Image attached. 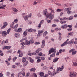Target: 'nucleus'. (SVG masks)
Segmentation results:
<instances>
[{
    "mask_svg": "<svg viewBox=\"0 0 77 77\" xmlns=\"http://www.w3.org/2000/svg\"><path fill=\"white\" fill-rule=\"evenodd\" d=\"M51 13H49L48 14H47L46 15V17L48 18H49L50 20H52L53 18H54V14L55 13V12L54 11L52 10L51 11ZM52 13H53V14H52Z\"/></svg>",
    "mask_w": 77,
    "mask_h": 77,
    "instance_id": "obj_1",
    "label": "nucleus"
},
{
    "mask_svg": "<svg viewBox=\"0 0 77 77\" xmlns=\"http://www.w3.org/2000/svg\"><path fill=\"white\" fill-rule=\"evenodd\" d=\"M76 72H72L70 73L69 76L70 77H75L77 75Z\"/></svg>",
    "mask_w": 77,
    "mask_h": 77,
    "instance_id": "obj_2",
    "label": "nucleus"
},
{
    "mask_svg": "<svg viewBox=\"0 0 77 77\" xmlns=\"http://www.w3.org/2000/svg\"><path fill=\"white\" fill-rule=\"evenodd\" d=\"M0 34H2V36L5 37L7 35V32L6 31H1L0 32Z\"/></svg>",
    "mask_w": 77,
    "mask_h": 77,
    "instance_id": "obj_3",
    "label": "nucleus"
},
{
    "mask_svg": "<svg viewBox=\"0 0 77 77\" xmlns=\"http://www.w3.org/2000/svg\"><path fill=\"white\" fill-rule=\"evenodd\" d=\"M31 17V13L30 14H28V15H26L25 17H23V18H24V19L25 20V21H27V20H28V18L29 17V18H30Z\"/></svg>",
    "mask_w": 77,
    "mask_h": 77,
    "instance_id": "obj_4",
    "label": "nucleus"
},
{
    "mask_svg": "<svg viewBox=\"0 0 77 77\" xmlns=\"http://www.w3.org/2000/svg\"><path fill=\"white\" fill-rule=\"evenodd\" d=\"M63 68H64V67L63 66H61V67H58L57 68V71L59 73V71H62L63 69Z\"/></svg>",
    "mask_w": 77,
    "mask_h": 77,
    "instance_id": "obj_5",
    "label": "nucleus"
},
{
    "mask_svg": "<svg viewBox=\"0 0 77 77\" xmlns=\"http://www.w3.org/2000/svg\"><path fill=\"white\" fill-rule=\"evenodd\" d=\"M26 59H28V60H29L30 62H31V63H33V62H34V60L32 58V57H26Z\"/></svg>",
    "mask_w": 77,
    "mask_h": 77,
    "instance_id": "obj_6",
    "label": "nucleus"
},
{
    "mask_svg": "<svg viewBox=\"0 0 77 77\" xmlns=\"http://www.w3.org/2000/svg\"><path fill=\"white\" fill-rule=\"evenodd\" d=\"M69 41V39H67L66 41L65 42H64L63 44H62L61 45V47H63L64 46H65V45H66L67 44V42Z\"/></svg>",
    "mask_w": 77,
    "mask_h": 77,
    "instance_id": "obj_7",
    "label": "nucleus"
},
{
    "mask_svg": "<svg viewBox=\"0 0 77 77\" xmlns=\"http://www.w3.org/2000/svg\"><path fill=\"white\" fill-rule=\"evenodd\" d=\"M42 49H38L36 51V53H35V55L36 56H38V55L39 54H38L39 53V51H41L42 50Z\"/></svg>",
    "mask_w": 77,
    "mask_h": 77,
    "instance_id": "obj_8",
    "label": "nucleus"
},
{
    "mask_svg": "<svg viewBox=\"0 0 77 77\" xmlns=\"http://www.w3.org/2000/svg\"><path fill=\"white\" fill-rule=\"evenodd\" d=\"M19 53V57H22L23 56V52H22L20 51V50H18L17 51L18 54Z\"/></svg>",
    "mask_w": 77,
    "mask_h": 77,
    "instance_id": "obj_9",
    "label": "nucleus"
},
{
    "mask_svg": "<svg viewBox=\"0 0 77 77\" xmlns=\"http://www.w3.org/2000/svg\"><path fill=\"white\" fill-rule=\"evenodd\" d=\"M54 49L53 48H51L49 51V54H51V53H53V52H54Z\"/></svg>",
    "mask_w": 77,
    "mask_h": 77,
    "instance_id": "obj_10",
    "label": "nucleus"
},
{
    "mask_svg": "<svg viewBox=\"0 0 77 77\" xmlns=\"http://www.w3.org/2000/svg\"><path fill=\"white\" fill-rule=\"evenodd\" d=\"M67 27H68V25L66 24H65L64 25L62 26L61 27V28L63 29H66V28H67Z\"/></svg>",
    "mask_w": 77,
    "mask_h": 77,
    "instance_id": "obj_11",
    "label": "nucleus"
},
{
    "mask_svg": "<svg viewBox=\"0 0 77 77\" xmlns=\"http://www.w3.org/2000/svg\"><path fill=\"white\" fill-rule=\"evenodd\" d=\"M29 42H30V44H33V43H34V42L33 41V38H32L31 39Z\"/></svg>",
    "mask_w": 77,
    "mask_h": 77,
    "instance_id": "obj_12",
    "label": "nucleus"
},
{
    "mask_svg": "<svg viewBox=\"0 0 77 77\" xmlns=\"http://www.w3.org/2000/svg\"><path fill=\"white\" fill-rule=\"evenodd\" d=\"M25 44L26 45H30V42L28 41V40H25Z\"/></svg>",
    "mask_w": 77,
    "mask_h": 77,
    "instance_id": "obj_13",
    "label": "nucleus"
},
{
    "mask_svg": "<svg viewBox=\"0 0 77 77\" xmlns=\"http://www.w3.org/2000/svg\"><path fill=\"white\" fill-rule=\"evenodd\" d=\"M68 36H72L74 35V32H71L68 34Z\"/></svg>",
    "mask_w": 77,
    "mask_h": 77,
    "instance_id": "obj_14",
    "label": "nucleus"
},
{
    "mask_svg": "<svg viewBox=\"0 0 77 77\" xmlns=\"http://www.w3.org/2000/svg\"><path fill=\"white\" fill-rule=\"evenodd\" d=\"M59 60V58L57 57H56L53 60V62H57V60Z\"/></svg>",
    "mask_w": 77,
    "mask_h": 77,
    "instance_id": "obj_15",
    "label": "nucleus"
},
{
    "mask_svg": "<svg viewBox=\"0 0 77 77\" xmlns=\"http://www.w3.org/2000/svg\"><path fill=\"white\" fill-rule=\"evenodd\" d=\"M44 32V29L42 30H39L38 31V34L40 35V34H41V33H42Z\"/></svg>",
    "mask_w": 77,
    "mask_h": 77,
    "instance_id": "obj_16",
    "label": "nucleus"
},
{
    "mask_svg": "<svg viewBox=\"0 0 77 77\" xmlns=\"http://www.w3.org/2000/svg\"><path fill=\"white\" fill-rule=\"evenodd\" d=\"M6 7V5H2L0 7V9H5V8Z\"/></svg>",
    "mask_w": 77,
    "mask_h": 77,
    "instance_id": "obj_17",
    "label": "nucleus"
},
{
    "mask_svg": "<svg viewBox=\"0 0 77 77\" xmlns=\"http://www.w3.org/2000/svg\"><path fill=\"white\" fill-rule=\"evenodd\" d=\"M14 36L16 38H18L20 36V35L18 33H16L14 34Z\"/></svg>",
    "mask_w": 77,
    "mask_h": 77,
    "instance_id": "obj_18",
    "label": "nucleus"
},
{
    "mask_svg": "<svg viewBox=\"0 0 77 77\" xmlns=\"http://www.w3.org/2000/svg\"><path fill=\"white\" fill-rule=\"evenodd\" d=\"M74 44V41L71 40L68 42L67 43V44Z\"/></svg>",
    "mask_w": 77,
    "mask_h": 77,
    "instance_id": "obj_19",
    "label": "nucleus"
},
{
    "mask_svg": "<svg viewBox=\"0 0 77 77\" xmlns=\"http://www.w3.org/2000/svg\"><path fill=\"white\" fill-rule=\"evenodd\" d=\"M55 53H56V52H54L52 54H51L50 55V57H55Z\"/></svg>",
    "mask_w": 77,
    "mask_h": 77,
    "instance_id": "obj_20",
    "label": "nucleus"
},
{
    "mask_svg": "<svg viewBox=\"0 0 77 77\" xmlns=\"http://www.w3.org/2000/svg\"><path fill=\"white\" fill-rule=\"evenodd\" d=\"M29 70L31 71H32L33 72H35V71H36V69L35 68H33L30 69Z\"/></svg>",
    "mask_w": 77,
    "mask_h": 77,
    "instance_id": "obj_21",
    "label": "nucleus"
},
{
    "mask_svg": "<svg viewBox=\"0 0 77 77\" xmlns=\"http://www.w3.org/2000/svg\"><path fill=\"white\" fill-rule=\"evenodd\" d=\"M47 10H45L43 11V14L44 15H47Z\"/></svg>",
    "mask_w": 77,
    "mask_h": 77,
    "instance_id": "obj_22",
    "label": "nucleus"
},
{
    "mask_svg": "<svg viewBox=\"0 0 77 77\" xmlns=\"http://www.w3.org/2000/svg\"><path fill=\"white\" fill-rule=\"evenodd\" d=\"M32 29H26V32H32Z\"/></svg>",
    "mask_w": 77,
    "mask_h": 77,
    "instance_id": "obj_23",
    "label": "nucleus"
},
{
    "mask_svg": "<svg viewBox=\"0 0 77 77\" xmlns=\"http://www.w3.org/2000/svg\"><path fill=\"white\" fill-rule=\"evenodd\" d=\"M3 24L6 27L7 26H8V22H4L3 23Z\"/></svg>",
    "mask_w": 77,
    "mask_h": 77,
    "instance_id": "obj_24",
    "label": "nucleus"
},
{
    "mask_svg": "<svg viewBox=\"0 0 77 77\" xmlns=\"http://www.w3.org/2000/svg\"><path fill=\"white\" fill-rule=\"evenodd\" d=\"M12 9L14 12H18V10L15 8H12Z\"/></svg>",
    "mask_w": 77,
    "mask_h": 77,
    "instance_id": "obj_25",
    "label": "nucleus"
},
{
    "mask_svg": "<svg viewBox=\"0 0 77 77\" xmlns=\"http://www.w3.org/2000/svg\"><path fill=\"white\" fill-rule=\"evenodd\" d=\"M58 73H59V72L57 71L55 72H53V73H52V76H54V75L55 74H58Z\"/></svg>",
    "mask_w": 77,
    "mask_h": 77,
    "instance_id": "obj_26",
    "label": "nucleus"
},
{
    "mask_svg": "<svg viewBox=\"0 0 77 77\" xmlns=\"http://www.w3.org/2000/svg\"><path fill=\"white\" fill-rule=\"evenodd\" d=\"M41 24L39 23L38 25V26L37 27V28L38 29H41Z\"/></svg>",
    "mask_w": 77,
    "mask_h": 77,
    "instance_id": "obj_27",
    "label": "nucleus"
},
{
    "mask_svg": "<svg viewBox=\"0 0 77 77\" xmlns=\"http://www.w3.org/2000/svg\"><path fill=\"white\" fill-rule=\"evenodd\" d=\"M75 51V49H72L70 50H69V53H71V52H73Z\"/></svg>",
    "mask_w": 77,
    "mask_h": 77,
    "instance_id": "obj_28",
    "label": "nucleus"
},
{
    "mask_svg": "<svg viewBox=\"0 0 77 77\" xmlns=\"http://www.w3.org/2000/svg\"><path fill=\"white\" fill-rule=\"evenodd\" d=\"M5 62L6 63L7 66H9V65H10V63L8 62V61L7 60L5 61Z\"/></svg>",
    "mask_w": 77,
    "mask_h": 77,
    "instance_id": "obj_29",
    "label": "nucleus"
},
{
    "mask_svg": "<svg viewBox=\"0 0 77 77\" xmlns=\"http://www.w3.org/2000/svg\"><path fill=\"white\" fill-rule=\"evenodd\" d=\"M22 62H23L24 63V62H25V61H26V58L25 57H23V58H22Z\"/></svg>",
    "mask_w": 77,
    "mask_h": 77,
    "instance_id": "obj_30",
    "label": "nucleus"
},
{
    "mask_svg": "<svg viewBox=\"0 0 77 77\" xmlns=\"http://www.w3.org/2000/svg\"><path fill=\"white\" fill-rule=\"evenodd\" d=\"M26 39H27L26 38H22L20 40V41L21 42H23V41H24V40H26Z\"/></svg>",
    "mask_w": 77,
    "mask_h": 77,
    "instance_id": "obj_31",
    "label": "nucleus"
},
{
    "mask_svg": "<svg viewBox=\"0 0 77 77\" xmlns=\"http://www.w3.org/2000/svg\"><path fill=\"white\" fill-rule=\"evenodd\" d=\"M76 53H77V51H74L72 53V55H74V54H75Z\"/></svg>",
    "mask_w": 77,
    "mask_h": 77,
    "instance_id": "obj_32",
    "label": "nucleus"
},
{
    "mask_svg": "<svg viewBox=\"0 0 77 77\" xmlns=\"http://www.w3.org/2000/svg\"><path fill=\"white\" fill-rule=\"evenodd\" d=\"M72 13V11H67V13L68 15H70Z\"/></svg>",
    "mask_w": 77,
    "mask_h": 77,
    "instance_id": "obj_33",
    "label": "nucleus"
},
{
    "mask_svg": "<svg viewBox=\"0 0 77 77\" xmlns=\"http://www.w3.org/2000/svg\"><path fill=\"white\" fill-rule=\"evenodd\" d=\"M42 42L43 45H45V40H42Z\"/></svg>",
    "mask_w": 77,
    "mask_h": 77,
    "instance_id": "obj_34",
    "label": "nucleus"
},
{
    "mask_svg": "<svg viewBox=\"0 0 77 77\" xmlns=\"http://www.w3.org/2000/svg\"><path fill=\"white\" fill-rule=\"evenodd\" d=\"M73 19V16H70L69 18V20H72Z\"/></svg>",
    "mask_w": 77,
    "mask_h": 77,
    "instance_id": "obj_35",
    "label": "nucleus"
},
{
    "mask_svg": "<svg viewBox=\"0 0 77 77\" xmlns=\"http://www.w3.org/2000/svg\"><path fill=\"white\" fill-rule=\"evenodd\" d=\"M11 28H10L7 30V33L8 34H9V32L11 31Z\"/></svg>",
    "mask_w": 77,
    "mask_h": 77,
    "instance_id": "obj_36",
    "label": "nucleus"
},
{
    "mask_svg": "<svg viewBox=\"0 0 77 77\" xmlns=\"http://www.w3.org/2000/svg\"><path fill=\"white\" fill-rule=\"evenodd\" d=\"M44 73H43V72H41L40 73V75L41 77H42L44 76Z\"/></svg>",
    "mask_w": 77,
    "mask_h": 77,
    "instance_id": "obj_37",
    "label": "nucleus"
},
{
    "mask_svg": "<svg viewBox=\"0 0 77 77\" xmlns=\"http://www.w3.org/2000/svg\"><path fill=\"white\" fill-rule=\"evenodd\" d=\"M63 11V9H57V12H61V11Z\"/></svg>",
    "mask_w": 77,
    "mask_h": 77,
    "instance_id": "obj_38",
    "label": "nucleus"
},
{
    "mask_svg": "<svg viewBox=\"0 0 77 77\" xmlns=\"http://www.w3.org/2000/svg\"><path fill=\"white\" fill-rule=\"evenodd\" d=\"M17 57H15L13 59V62H15L16 60H17Z\"/></svg>",
    "mask_w": 77,
    "mask_h": 77,
    "instance_id": "obj_39",
    "label": "nucleus"
},
{
    "mask_svg": "<svg viewBox=\"0 0 77 77\" xmlns=\"http://www.w3.org/2000/svg\"><path fill=\"white\" fill-rule=\"evenodd\" d=\"M6 27L4 25H3V26H2L1 28V29H3L5 28H6Z\"/></svg>",
    "mask_w": 77,
    "mask_h": 77,
    "instance_id": "obj_40",
    "label": "nucleus"
},
{
    "mask_svg": "<svg viewBox=\"0 0 77 77\" xmlns=\"http://www.w3.org/2000/svg\"><path fill=\"white\" fill-rule=\"evenodd\" d=\"M48 73L50 75H52V73H51V72L50 71H49L48 72Z\"/></svg>",
    "mask_w": 77,
    "mask_h": 77,
    "instance_id": "obj_41",
    "label": "nucleus"
},
{
    "mask_svg": "<svg viewBox=\"0 0 77 77\" xmlns=\"http://www.w3.org/2000/svg\"><path fill=\"white\" fill-rule=\"evenodd\" d=\"M2 51L0 50V56H3L4 54L2 53Z\"/></svg>",
    "mask_w": 77,
    "mask_h": 77,
    "instance_id": "obj_42",
    "label": "nucleus"
},
{
    "mask_svg": "<svg viewBox=\"0 0 77 77\" xmlns=\"http://www.w3.org/2000/svg\"><path fill=\"white\" fill-rule=\"evenodd\" d=\"M37 16L38 17H42V15L39 13H38Z\"/></svg>",
    "mask_w": 77,
    "mask_h": 77,
    "instance_id": "obj_43",
    "label": "nucleus"
},
{
    "mask_svg": "<svg viewBox=\"0 0 77 77\" xmlns=\"http://www.w3.org/2000/svg\"><path fill=\"white\" fill-rule=\"evenodd\" d=\"M63 20H69V18L64 17L63 18Z\"/></svg>",
    "mask_w": 77,
    "mask_h": 77,
    "instance_id": "obj_44",
    "label": "nucleus"
},
{
    "mask_svg": "<svg viewBox=\"0 0 77 77\" xmlns=\"http://www.w3.org/2000/svg\"><path fill=\"white\" fill-rule=\"evenodd\" d=\"M18 32H20L21 31V30H22V29L21 28H19L17 30Z\"/></svg>",
    "mask_w": 77,
    "mask_h": 77,
    "instance_id": "obj_45",
    "label": "nucleus"
},
{
    "mask_svg": "<svg viewBox=\"0 0 77 77\" xmlns=\"http://www.w3.org/2000/svg\"><path fill=\"white\" fill-rule=\"evenodd\" d=\"M18 24H17L15 25V26H14V29H17V27H18Z\"/></svg>",
    "mask_w": 77,
    "mask_h": 77,
    "instance_id": "obj_46",
    "label": "nucleus"
},
{
    "mask_svg": "<svg viewBox=\"0 0 77 77\" xmlns=\"http://www.w3.org/2000/svg\"><path fill=\"white\" fill-rule=\"evenodd\" d=\"M14 25H13V24H10V27H11V28H12V29H14Z\"/></svg>",
    "mask_w": 77,
    "mask_h": 77,
    "instance_id": "obj_47",
    "label": "nucleus"
},
{
    "mask_svg": "<svg viewBox=\"0 0 77 77\" xmlns=\"http://www.w3.org/2000/svg\"><path fill=\"white\" fill-rule=\"evenodd\" d=\"M73 66H77V63L76 62L73 63Z\"/></svg>",
    "mask_w": 77,
    "mask_h": 77,
    "instance_id": "obj_48",
    "label": "nucleus"
},
{
    "mask_svg": "<svg viewBox=\"0 0 77 77\" xmlns=\"http://www.w3.org/2000/svg\"><path fill=\"white\" fill-rule=\"evenodd\" d=\"M28 24H32V22L30 20H29L28 21Z\"/></svg>",
    "mask_w": 77,
    "mask_h": 77,
    "instance_id": "obj_49",
    "label": "nucleus"
},
{
    "mask_svg": "<svg viewBox=\"0 0 77 77\" xmlns=\"http://www.w3.org/2000/svg\"><path fill=\"white\" fill-rule=\"evenodd\" d=\"M56 26H56V25L55 24H53L52 25V27H56Z\"/></svg>",
    "mask_w": 77,
    "mask_h": 77,
    "instance_id": "obj_50",
    "label": "nucleus"
},
{
    "mask_svg": "<svg viewBox=\"0 0 77 77\" xmlns=\"http://www.w3.org/2000/svg\"><path fill=\"white\" fill-rule=\"evenodd\" d=\"M62 52H63L62 49H60L59 50V53L61 54V53H62Z\"/></svg>",
    "mask_w": 77,
    "mask_h": 77,
    "instance_id": "obj_51",
    "label": "nucleus"
},
{
    "mask_svg": "<svg viewBox=\"0 0 77 77\" xmlns=\"http://www.w3.org/2000/svg\"><path fill=\"white\" fill-rule=\"evenodd\" d=\"M27 32L26 31H24L23 32V35L24 36H26L27 35Z\"/></svg>",
    "mask_w": 77,
    "mask_h": 77,
    "instance_id": "obj_52",
    "label": "nucleus"
},
{
    "mask_svg": "<svg viewBox=\"0 0 77 77\" xmlns=\"http://www.w3.org/2000/svg\"><path fill=\"white\" fill-rule=\"evenodd\" d=\"M11 56H10L8 58V61H9V62L11 61Z\"/></svg>",
    "mask_w": 77,
    "mask_h": 77,
    "instance_id": "obj_53",
    "label": "nucleus"
},
{
    "mask_svg": "<svg viewBox=\"0 0 77 77\" xmlns=\"http://www.w3.org/2000/svg\"><path fill=\"white\" fill-rule=\"evenodd\" d=\"M37 3H38V2H36V1H35L34 2L33 5H36V4H37Z\"/></svg>",
    "mask_w": 77,
    "mask_h": 77,
    "instance_id": "obj_54",
    "label": "nucleus"
},
{
    "mask_svg": "<svg viewBox=\"0 0 77 77\" xmlns=\"http://www.w3.org/2000/svg\"><path fill=\"white\" fill-rule=\"evenodd\" d=\"M15 75V74L14 73H12L11 75V77H14V76Z\"/></svg>",
    "mask_w": 77,
    "mask_h": 77,
    "instance_id": "obj_55",
    "label": "nucleus"
},
{
    "mask_svg": "<svg viewBox=\"0 0 77 77\" xmlns=\"http://www.w3.org/2000/svg\"><path fill=\"white\" fill-rule=\"evenodd\" d=\"M12 68H17V66L14 65L12 66Z\"/></svg>",
    "mask_w": 77,
    "mask_h": 77,
    "instance_id": "obj_56",
    "label": "nucleus"
},
{
    "mask_svg": "<svg viewBox=\"0 0 77 77\" xmlns=\"http://www.w3.org/2000/svg\"><path fill=\"white\" fill-rule=\"evenodd\" d=\"M41 61V59H38L37 61V63H39V62H40Z\"/></svg>",
    "mask_w": 77,
    "mask_h": 77,
    "instance_id": "obj_57",
    "label": "nucleus"
},
{
    "mask_svg": "<svg viewBox=\"0 0 77 77\" xmlns=\"http://www.w3.org/2000/svg\"><path fill=\"white\" fill-rule=\"evenodd\" d=\"M74 43V44L76 45L77 44V40H75L74 42H73V43Z\"/></svg>",
    "mask_w": 77,
    "mask_h": 77,
    "instance_id": "obj_58",
    "label": "nucleus"
},
{
    "mask_svg": "<svg viewBox=\"0 0 77 77\" xmlns=\"http://www.w3.org/2000/svg\"><path fill=\"white\" fill-rule=\"evenodd\" d=\"M35 45H38L39 44H40V43L39 42H35Z\"/></svg>",
    "mask_w": 77,
    "mask_h": 77,
    "instance_id": "obj_59",
    "label": "nucleus"
},
{
    "mask_svg": "<svg viewBox=\"0 0 77 77\" xmlns=\"http://www.w3.org/2000/svg\"><path fill=\"white\" fill-rule=\"evenodd\" d=\"M11 46H7V49L8 50H9V49L11 48Z\"/></svg>",
    "mask_w": 77,
    "mask_h": 77,
    "instance_id": "obj_60",
    "label": "nucleus"
},
{
    "mask_svg": "<svg viewBox=\"0 0 77 77\" xmlns=\"http://www.w3.org/2000/svg\"><path fill=\"white\" fill-rule=\"evenodd\" d=\"M42 55V53L40 52L39 53V54H38V56H41Z\"/></svg>",
    "mask_w": 77,
    "mask_h": 77,
    "instance_id": "obj_61",
    "label": "nucleus"
},
{
    "mask_svg": "<svg viewBox=\"0 0 77 77\" xmlns=\"http://www.w3.org/2000/svg\"><path fill=\"white\" fill-rule=\"evenodd\" d=\"M14 21L15 23H17L18 22V20H17V19H16L14 20Z\"/></svg>",
    "mask_w": 77,
    "mask_h": 77,
    "instance_id": "obj_62",
    "label": "nucleus"
},
{
    "mask_svg": "<svg viewBox=\"0 0 77 77\" xmlns=\"http://www.w3.org/2000/svg\"><path fill=\"white\" fill-rule=\"evenodd\" d=\"M25 44V43H24V42H22L20 44V45H22V46H24V45Z\"/></svg>",
    "mask_w": 77,
    "mask_h": 77,
    "instance_id": "obj_63",
    "label": "nucleus"
},
{
    "mask_svg": "<svg viewBox=\"0 0 77 77\" xmlns=\"http://www.w3.org/2000/svg\"><path fill=\"white\" fill-rule=\"evenodd\" d=\"M36 29H32V32H36Z\"/></svg>",
    "mask_w": 77,
    "mask_h": 77,
    "instance_id": "obj_64",
    "label": "nucleus"
}]
</instances>
